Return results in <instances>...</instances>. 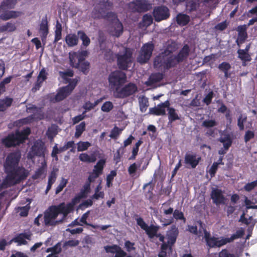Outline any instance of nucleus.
Returning a JSON list of instances; mask_svg holds the SVG:
<instances>
[{"label":"nucleus","instance_id":"f257e3e1","mask_svg":"<svg viewBox=\"0 0 257 257\" xmlns=\"http://www.w3.org/2000/svg\"><path fill=\"white\" fill-rule=\"evenodd\" d=\"M21 158V154L19 151L10 153L6 157L4 167L7 174L6 180L11 184L20 183L28 176L26 170L19 166Z\"/></svg>","mask_w":257,"mask_h":257},{"label":"nucleus","instance_id":"f03ea898","mask_svg":"<svg viewBox=\"0 0 257 257\" xmlns=\"http://www.w3.org/2000/svg\"><path fill=\"white\" fill-rule=\"evenodd\" d=\"M63 204L50 206L44 213V223L46 226H55L62 222L67 216Z\"/></svg>","mask_w":257,"mask_h":257},{"label":"nucleus","instance_id":"7ed1b4c3","mask_svg":"<svg viewBox=\"0 0 257 257\" xmlns=\"http://www.w3.org/2000/svg\"><path fill=\"white\" fill-rule=\"evenodd\" d=\"M171 46H168L166 50L155 57L153 63L155 68L166 71L178 65L174 55L172 54L174 49L170 50Z\"/></svg>","mask_w":257,"mask_h":257},{"label":"nucleus","instance_id":"20e7f679","mask_svg":"<svg viewBox=\"0 0 257 257\" xmlns=\"http://www.w3.org/2000/svg\"><path fill=\"white\" fill-rule=\"evenodd\" d=\"M31 133L29 127L21 131H16L15 133L9 134L7 137L2 139V143L7 148L19 146L24 143Z\"/></svg>","mask_w":257,"mask_h":257},{"label":"nucleus","instance_id":"39448f33","mask_svg":"<svg viewBox=\"0 0 257 257\" xmlns=\"http://www.w3.org/2000/svg\"><path fill=\"white\" fill-rule=\"evenodd\" d=\"M126 81V74L121 70H115L109 75L108 82L114 91L122 87Z\"/></svg>","mask_w":257,"mask_h":257},{"label":"nucleus","instance_id":"423d86ee","mask_svg":"<svg viewBox=\"0 0 257 257\" xmlns=\"http://www.w3.org/2000/svg\"><path fill=\"white\" fill-rule=\"evenodd\" d=\"M117 58V65L121 70H127L132 65L133 62V52L127 48L124 49L122 54L115 55Z\"/></svg>","mask_w":257,"mask_h":257},{"label":"nucleus","instance_id":"0eeeda50","mask_svg":"<svg viewBox=\"0 0 257 257\" xmlns=\"http://www.w3.org/2000/svg\"><path fill=\"white\" fill-rule=\"evenodd\" d=\"M112 6V3L109 0H101L98 5H96L92 13L94 19H102L103 16L105 15L106 11Z\"/></svg>","mask_w":257,"mask_h":257},{"label":"nucleus","instance_id":"6e6552de","mask_svg":"<svg viewBox=\"0 0 257 257\" xmlns=\"http://www.w3.org/2000/svg\"><path fill=\"white\" fill-rule=\"evenodd\" d=\"M128 8L132 12L144 13L152 8V4L148 0H133Z\"/></svg>","mask_w":257,"mask_h":257},{"label":"nucleus","instance_id":"1a4fd4ad","mask_svg":"<svg viewBox=\"0 0 257 257\" xmlns=\"http://www.w3.org/2000/svg\"><path fill=\"white\" fill-rule=\"evenodd\" d=\"M137 91V85L132 82H130L122 87H119L118 90L114 91V93L115 97L124 98L134 95Z\"/></svg>","mask_w":257,"mask_h":257},{"label":"nucleus","instance_id":"9d476101","mask_svg":"<svg viewBox=\"0 0 257 257\" xmlns=\"http://www.w3.org/2000/svg\"><path fill=\"white\" fill-rule=\"evenodd\" d=\"M205 239L207 246L209 248L220 247L226 244L225 237H216L211 236L209 232L206 228H203Z\"/></svg>","mask_w":257,"mask_h":257},{"label":"nucleus","instance_id":"9b49d317","mask_svg":"<svg viewBox=\"0 0 257 257\" xmlns=\"http://www.w3.org/2000/svg\"><path fill=\"white\" fill-rule=\"evenodd\" d=\"M154 49V45L152 43H148L144 44L141 49L140 53L137 58V61L140 64L147 63L150 59Z\"/></svg>","mask_w":257,"mask_h":257},{"label":"nucleus","instance_id":"f8f14e48","mask_svg":"<svg viewBox=\"0 0 257 257\" xmlns=\"http://www.w3.org/2000/svg\"><path fill=\"white\" fill-rule=\"evenodd\" d=\"M154 20L157 22L166 20L170 17L169 9L165 6L155 7L152 13Z\"/></svg>","mask_w":257,"mask_h":257},{"label":"nucleus","instance_id":"ddd939ff","mask_svg":"<svg viewBox=\"0 0 257 257\" xmlns=\"http://www.w3.org/2000/svg\"><path fill=\"white\" fill-rule=\"evenodd\" d=\"M46 148L44 143L41 141L35 142L31 148V151L28 155L30 158L33 159L35 156L44 157Z\"/></svg>","mask_w":257,"mask_h":257},{"label":"nucleus","instance_id":"4468645a","mask_svg":"<svg viewBox=\"0 0 257 257\" xmlns=\"http://www.w3.org/2000/svg\"><path fill=\"white\" fill-rule=\"evenodd\" d=\"M87 51H82L80 53L73 52L72 54L69 53L70 64L71 66L74 68H77L80 65V63L84 60V57L87 55Z\"/></svg>","mask_w":257,"mask_h":257},{"label":"nucleus","instance_id":"2eb2a0df","mask_svg":"<svg viewBox=\"0 0 257 257\" xmlns=\"http://www.w3.org/2000/svg\"><path fill=\"white\" fill-rule=\"evenodd\" d=\"M179 234V230L175 225H173L171 229L167 231L166 236L167 242L166 244H168V247L171 249L172 246L176 241L177 238Z\"/></svg>","mask_w":257,"mask_h":257},{"label":"nucleus","instance_id":"dca6fc26","mask_svg":"<svg viewBox=\"0 0 257 257\" xmlns=\"http://www.w3.org/2000/svg\"><path fill=\"white\" fill-rule=\"evenodd\" d=\"M200 157H197L195 154H190L187 153L184 157V163L187 165V167H190L194 169L198 165L201 161Z\"/></svg>","mask_w":257,"mask_h":257},{"label":"nucleus","instance_id":"f3484780","mask_svg":"<svg viewBox=\"0 0 257 257\" xmlns=\"http://www.w3.org/2000/svg\"><path fill=\"white\" fill-rule=\"evenodd\" d=\"M84 197V191H81L79 194L76 195L72 199L71 202L67 203L66 205H65L64 202L61 203L60 204H63L64 210L67 214H68L74 210V205L79 203L80 199Z\"/></svg>","mask_w":257,"mask_h":257},{"label":"nucleus","instance_id":"a211bd4d","mask_svg":"<svg viewBox=\"0 0 257 257\" xmlns=\"http://www.w3.org/2000/svg\"><path fill=\"white\" fill-rule=\"evenodd\" d=\"M211 198L214 204L216 205L223 204L225 203V198L220 189L214 188L211 193Z\"/></svg>","mask_w":257,"mask_h":257},{"label":"nucleus","instance_id":"6ab92c4d","mask_svg":"<svg viewBox=\"0 0 257 257\" xmlns=\"http://www.w3.org/2000/svg\"><path fill=\"white\" fill-rule=\"evenodd\" d=\"M247 26L246 25H240L237 28L238 32V37L236 40V43L238 47L244 42L247 38L246 30Z\"/></svg>","mask_w":257,"mask_h":257},{"label":"nucleus","instance_id":"aec40b11","mask_svg":"<svg viewBox=\"0 0 257 257\" xmlns=\"http://www.w3.org/2000/svg\"><path fill=\"white\" fill-rule=\"evenodd\" d=\"M190 52V49L188 45L185 44L183 47L180 50L178 54L174 56L176 61L178 64L183 62L189 56Z\"/></svg>","mask_w":257,"mask_h":257},{"label":"nucleus","instance_id":"412c9836","mask_svg":"<svg viewBox=\"0 0 257 257\" xmlns=\"http://www.w3.org/2000/svg\"><path fill=\"white\" fill-rule=\"evenodd\" d=\"M39 31L41 35L42 41H46L49 33V26L47 15L42 18L40 24Z\"/></svg>","mask_w":257,"mask_h":257},{"label":"nucleus","instance_id":"4be33fe9","mask_svg":"<svg viewBox=\"0 0 257 257\" xmlns=\"http://www.w3.org/2000/svg\"><path fill=\"white\" fill-rule=\"evenodd\" d=\"M6 10L3 12L0 13V19L3 21H7L11 19H15L19 17L22 15V12Z\"/></svg>","mask_w":257,"mask_h":257},{"label":"nucleus","instance_id":"5701e85b","mask_svg":"<svg viewBox=\"0 0 257 257\" xmlns=\"http://www.w3.org/2000/svg\"><path fill=\"white\" fill-rule=\"evenodd\" d=\"M32 234L30 232L21 233L17 235L16 237L12 239L9 244H11L12 241L19 243V244H26L27 242L26 239L31 240Z\"/></svg>","mask_w":257,"mask_h":257},{"label":"nucleus","instance_id":"b1692460","mask_svg":"<svg viewBox=\"0 0 257 257\" xmlns=\"http://www.w3.org/2000/svg\"><path fill=\"white\" fill-rule=\"evenodd\" d=\"M199 6V0H187L186 2V10L188 13L196 11Z\"/></svg>","mask_w":257,"mask_h":257},{"label":"nucleus","instance_id":"393cba45","mask_svg":"<svg viewBox=\"0 0 257 257\" xmlns=\"http://www.w3.org/2000/svg\"><path fill=\"white\" fill-rule=\"evenodd\" d=\"M71 92L67 89L65 86L60 88L59 90L55 96V100L57 102L61 101L68 96Z\"/></svg>","mask_w":257,"mask_h":257},{"label":"nucleus","instance_id":"a878e982","mask_svg":"<svg viewBox=\"0 0 257 257\" xmlns=\"http://www.w3.org/2000/svg\"><path fill=\"white\" fill-rule=\"evenodd\" d=\"M113 30L111 32V35L115 37H119L123 33V25L120 21L112 24Z\"/></svg>","mask_w":257,"mask_h":257},{"label":"nucleus","instance_id":"bb28decb","mask_svg":"<svg viewBox=\"0 0 257 257\" xmlns=\"http://www.w3.org/2000/svg\"><path fill=\"white\" fill-rule=\"evenodd\" d=\"M190 17L186 14L179 13L176 17V21L178 25L180 26H185L190 22Z\"/></svg>","mask_w":257,"mask_h":257},{"label":"nucleus","instance_id":"cd10ccee","mask_svg":"<svg viewBox=\"0 0 257 257\" xmlns=\"http://www.w3.org/2000/svg\"><path fill=\"white\" fill-rule=\"evenodd\" d=\"M17 3V0H4L0 5V13L7 10L14 9Z\"/></svg>","mask_w":257,"mask_h":257},{"label":"nucleus","instance_id":"c85d7f7f","mask_svg":"<svg viewBox=\"0 0 257 257\" xmlns=\"http://www.w3.org/2000/svg\"><path fill=\"white\" fill-rule=\"evenodd\" d=\"M173 215V218H171V219L168 220L167 222L165 223V225H168L172 224L174 221V218L177 220H183L184 222H186V218L184 217V214L182 211L178 209H175L174 211Z\"/></svg>","mask_w":257,"mask_h":257},{"label":"nucleus","instance_id":"c756f323","mask_svg":"<svg viewBox=\"0 0 257 257\" xmlns=\"http://www.w3.org/2000/svg\"><path fill=\"white\" fill-rule=\"evenodd\" d=\"M178 110L173 108H169L168 111V124L172 123L176 120H179L180 116L177 112Z\"/></svg>","mask_w":257,"mask_h":257},{"label":"nucleus","instance_id":"7c9ffc66","mask_svg":"<svg viewBox=\"0 0 257 257\" xmlns=\"http://www.w3.org/2000/svg\"><path fill=\"white\" fill-rule=\"evenodd\" d=\"M65 42L69 47H73L77 45L78 36L75 34H67L65 37Z\"/></svg>","mask_w":257,"mask_h":257},{"label":"nucleus","instance_id":"2f4dec72","mask_svg":"<svg viewBox=\"0 0 257 257\" xmlns=\"http://www.w3.org/2000/svg\"><path fill=\"white\" fill-rule=\"evenodd\" d=\"M244 234V230L240 227L236 230L235 233L231 235L230 237H225L226 244L233 241L234 240L241 238Z\"/></svg>","mask_w":257,"mask_h":257},{"label":"nucleus","instance_id":"473e14b6","mask_svg":"<svg viewBox=\"0 0 257 257\" xmlns=\"http://www.w3.org/2000/svg\"><path fill=\"white\" fill-rule=\"evenodd\" d=\"M159 228V226L151 224L148 225L145 231L150 238H153L157 235Z\"/></svg>","mask_w":257,"mask_h":257},{"label":"nucleus","instance_id":"72a5a7b5","mask_svg":"<svg viewBox=\"0 0 257 257\" xmlns=\"http://www.w3.org/2000/svg\"><path fill=\"white\" fill-rule=\"evenodd\" d=\"M164 75L163 73L158 72L152 73L148 79V84L152 85L155 83L160 82L164 78Z\"/></svg>","mask_w":257,"mask_h":257},{"label":"nucleus","instance_id":"f704fd0d","mask_svg":"<svg viewBox=\"0 0 257 257\" xmlns=\"http://www.w3.org/2000/svg\"><path fill=\"white\" fill-rule=\"evenodd\" d=\"M218 68L220 71L223 72L224 74V77L227 79L230 77L231 74L229 73V70L231 69L230 64L226 62H223L218 66Z\"/></svg>","mask_w":257,"mask_h":257},{"label":"nucleus","instance_id":"c9c22d12","mask_svg":"<svg viewBox=\"0 0 257 257\" xmlns=\"http://www.w3.org/2000/svg\"><path fill=\"white\" fill-rule=\"evenodd\" d=\"M13 102V99L8 96L4 99H0V112L6 110L11 106Z\"/></svg>","mask_w":257,"mask_h":257},{"label":"nucleus","instance_id":"e433bc0d","mask_svg":"<svg viewBox=\"0 0 257 257\" xmlns=\"http://www.w3.org/2000/svg\"><path fill=\"white\" fill-rule=\"evenodd\" d=\"M45 114L44 112H38L28 116L24 119L27 123H30L34 120H42L44 118Z\"/></svg>","mask_w":257,"mask_h":257},{"label":"nucleus","instance_id":"4c0bfd02","mask_svg":"<svg viewBox=\"0 0 257 257\" xmlns=\"http://www.w3.org/2000/svg\"><path fill=\"white\" fill-rule=\"evenodd\" d=\"M149 113L157 116L164 115L166 114V110L159 104L156 107L150 108Z\"/></svg>","mask_w":257,"mask_h":257},{"label":"nucleus","instance_id":"58836bf2","mask_svg":"<svg viewBox=\"0 0 257 257\" xmlns=\"http://www.w3.org/2000/svg\"><path fill=\"white\" fill-rule=\"evenodd\" d=\"M62 25L58 20L56 21L55 30L54 43H56L62 38Z\"/></svg>","mask_w":257,"mask_h":257},{"label":"nucleus","instance_id":"ea45409f","mask_svg":"<svg viewBox=\"0 0 257 257\" xmlns=\"http://www.w3.org/2000/svg\"><path fill=\"white\" fill-rule=\"evenodd\" d=\"M102 19L107 21L111 24L119 21L116 13L112 12H107L105 15L103 16Z\"/></svg>","mask_w":257,"mask_h":257},{"label":"nucleus","instance_id":"a19ab883","mask_svg":"<svg viewBox=\"0 0 257 257\" xmlns=\"http://www.w3.org/2000/svg\"><path fill=\"white\" fill-rule=\"evenodd\" d=\"M77 35L82 41V45L85 47L88 46L90 43V39L83 31H78Z\"/></svg>","mask_w":257,"mask_h":257},{"label":"nucleus","instance_id":"79ce46f5","mask_svg":"<svg viewBox=\"0 0 257 257\" xmlns=\"http://www.w3.org/2000/svg\"><path fill=\"white\" fill-rule=\"evenodd\" d=\"M80 160L83 162L93 163L95 162L96 158L94 155L92 154L91 156L88 155L86 153H82L79 156Z\"/></svg>","mask_w":257,"mask_h":257},{"label":"nucleus","instance_id":"37998d69","mask_svg":"<svg viewBox=\"0 0 257 257\" xmlns=\"http://www.w3.org/2000/svg\"><path fill=\"white\" fill-rule=\"evenodd\" d=\"M197 223L199 224L200 227L199 231H198V228L197 226L194 225H189L188 231L195 235H198L199 233L198 236H199L201 235V229H203V228H205L203 227L204 224H203L201 220L198 221Z\"/></svg>","mask_w":257,"mask_h":257},{"label":"nucleus","instance_id":"c03bdc74","mask_svg":"<svg viewBox=\"0 0 257 257\" xmlns=\"http://www.w3.org/2000/svg\"><path fill=\"white\" fill-rule=\"evenodd\" d=\"M16 27L15 24L7 22L6 24L0 26V33L4 32H12L16 30Z\"/></svg>","mask_w":257,"mask_h":257},{"label":"nucleus","instance_id":"a18cd8bd","mask_svg":"<svg viewBox=\"0 0 257 257\" xmlns=\"http://www.w3.org/2000/svg\"><path fill=\"white\" fill-rule=\"evenodd\" d=\"M101 50L104 54V57L105 60L109 62L113 61L114 60V54L111 49H106L104 47Z\"/></svg>","mask_w":257,"mask_h":257},{"label":"nucleus","instance_id":"49530a36","mask_svg":"<svg viewBox=\"0 0 257 257\" xmlns=\"http://www.w3.org/2000/svg\"><path fill=\"white\" fill-rule=\"evenodd\" d=\"M139 106L142 112H144L147 110L149 106L148 99L145 96H143L139 100Z\"/></svg>","mask_w":257,"mask_h":257},{"label":"nucleus","instance_id":"de8ad7c7","mask_svg":"<svg viewBox=\"0 0 257 257\" xmlns=\"http://www.w3.org/2000/svg\"><path fill=\"white\" fill-rule=\"evenodd\" d=\"M102 100L103 98H100L95 100L94 103H91L90 101L85 102L83 106V108L85 110L84 112L85 113L86 111H89L93 109L96 105H97L100 102H101L102 101Z\"/></svg>","mask_w":257,"mask_h":257},{"label":"nucleus","instance_id":"09e8293b","mask_svg":"<svg viewBox=\"0 0 257 257\" xmlns=\"http://www.w3.org/2000/svg\"><path fill=\"white\" fill-rule=\"evenodd\" d=\"M106 161L105 159H101L99 160L96 164L94 166L93 171L98 173L100 175H101L103 172L104 166L105 165Z\"/></svg>","mask_w":257,"mask_h":257},{"label":"nucleus","instance_id":"8fccbe9b","mask_svg":"<svg viewBox=\"0 0 257 257\" xmlns=\"http://www.w3.org/2000/svg\"><path fill=\"white\" fill-rule=\"evenodd\" d=\"M89 62L87 61H86L84 59V60H82V62L80 63L79 67H78L77 68L82 72L84 74H86L89 72Z\"/></svg>","mask_w":257,"mask_h":257},{"label":"nucleus","instance_id":"3c124183","mask_svg":"<svg viewBox=\"0 0 257 257\" xmlns=\"http://www.w3.org/2000/svg\"><path fill=\"white\" fill-rule=\"evenodd\" d=\"M105 250L106 252L116 254L122 250L121 248L118 245L113 244L112 245H106L104 246Z\"/></svg>","mask_w":257,"mask_h":257},{"label":"nucleus","instance_id":"603ef678","mask_svg":"<svg viewBox=\"0 0 257 257\" xmlns=\"http://www.w3.org/2000/svg\"><path fill=\"white\" fill-rule=\"evenodd\" d=\"M86 124L84 121L81 122L79 124L76 126V132L75 137L76 138L80 137L83 132L85 130Z\"/></svg>","mask_w":257,"mask_h":257},{"label":"nucleus","instance_id":"864d4df0","mask_svg":"<svg viewBox=\"0 0 257 257\" xmlns=\"http://www.w3.org/2000/svg\"><path fill=\"white\" fill-rule=\"evenodd\" d=\"M90 211H87L86 212L84 213L80 218V222L85 224L86 225L90 226L94 229H97L99 227L98 225L93 224L91 223H88L87 222V219L89 215Z\"/></svg>","mask_w":257,"mask_h":257},{"label":"nucleus","instance_id":"5fc2aeb1","mask_svg":"<svg viewBox=\"0 0 257 257\" xmlns=\"http://www.w3.org/2000/svg\"><path fill=\"white\" fill-rule=\"evenodd\" d=\"M238 58L241 61H251V58L248 53H245L243 49H238L237 52Z\"/></svg>","mask_w":257,"mask_h":257},{"label":"nucleus","instance_id":"6e6d98bb","mask_svg":"<svg viewBox=\"0 0 257 257\" xmlns=\"http://www.w3.org/2000/svg\"><path fill=\"white\" fill-rule=\"evenodd\" d=\"M57 127L56 125H52L48 128L46 135L49 139H52L57 134Z\"/></svg>","mask_w":257,"mask_h":257},{"label":"nucleus","instance_id":"4d7b16f0","mask_svg":"<svg viewBox=\"0 0 257 257\" xmlns=\"http://www.w3.org/2000/svg\"><path fill=\"white\" fill-rule=\"evenodd\" d=\"M46 164L42 165V166L39 167L36 171L35 174L32 176L33 179H39L45 171Z\"/></svg>","mask_w":257,"mask_h":257},{"label":"nucleus","instance_id":"13d9d810","mask_svg":"<svg viewBox=\"0 0 257 257\" xmlns=\"http://www.w3.org/2000/svg\"><path fill=\"white\" fill-rule=\"evenodd\" d=\"M78 151H84L88 149L91 146V144L88 142H82L80 141L77 144Z\"/></svg>","mask_w":257,"mask_h":257},{"label":"nucleus","instance_id":"bf43d9fd","mask_svg":"<svg viewBox=\"0 0 257 257\" xmlns=\"http://www.w3.org/2000/svg\"><path fill=\"white\" fill-rule=\"evenodd\" d=\"M106 40V37L104 34L101 31L98 33V42L99 45L100 50H102V48H104L103 45Z\"/></svg>","mask_w":257,"mask_h":257},{"label":"nucleus","instance_id":"052dcab7","mask_svg":"<svg viewBox=\"0 0 257 257\" xmlns=\"http://www.w3.org/2000/svg\"><path fill=\"white\" fill-rule=\"evenodd\" d=\"M122 129H120L116 126H115L111 131L109 137L112 139H116L120 134Z\"/></svg>","mask_w":257,"mask_h":257},{"label":"nucleus","instance_id":"680f3d73","mask_svg":"<svg viewBox=\"0 0 257 257\" xmlns=\"http://www.w3.org/2000/svg\"><path fill=\"white\" fill-rule=\"evenodd\" d=\"M113 108V105L111 101L105 102L101 106V110L103 112H108Z\"/></svg>","mask_w":257,"mask_h":257},{"label":"nucleus","instance_id":"e2e57ef3","mask_svg":"<svg viewBox=\"0 0 257 257\" xmlns=\"http://www.w3.org/2000/svg\"><path fill=\"white\" fill-rule=\"evenodd\" d=\"M116 172L114 170H112L110 172L106 177V185L108 187H110L112 186V182L115 176H116Z\"/></svg>","mask_w":257,"mask_h":257},{"label":"nucleus","instance_id":"0e129e2a","mask_svg":"<svg viewBox=\"0 0 257 257\" xmlns=\"http://www.w3.org/2000/svg\"><path fill=\"white\" fill-rule=\"evenodd\" d=\"M256 187H257V179L251 182L246 184L243 187V189L247 192H250Z\"/></svg>","mask_w":257,"mask_h":257},{"label":"nucleus","instance_id":"69168bd1","mask_svg":"<svg viewBox=\"0 0 257 257\" xmlns=\"http://www.w3.org/2000/svg\"><path fill=\"white\" fill-rule=\"evenodd\" d=\"M78 83V80L76 79H70L69 81V84L65 86L66 88L72 92Z\"/></svg>","mask_w":257,"mask_h":257},{"label":"nucleus","instance_id":"338daca9","mask_svg":"<svg viewBox=\"0 0 257 257\" xmlns=\"http://www.w3.org/2000/svg\"><path fill=\"white\" fill-rule=\"evenodd\" d=\"M153 19L151 15L145 14L143 17V22L145 26H149L153 23Z\"/></svg>","mask_w":257,"mask_h":257},{"label":"nucleus","instance_id":"774afa93","mask_svg":"<svg viewBox=\"0 0 257 257\" xmlns=\"http://www.w3.org/2000/svg\"><path fill=\"white\" fill-rule=\"evenodd\" d=\"M218 257H238V256L230 253L227 249H223L219 252Z\"/></svg>","mask_w":257,"mask_h":257}]
</instances>
